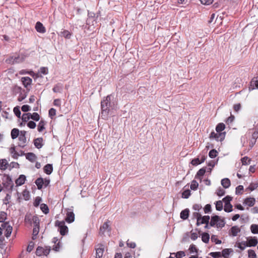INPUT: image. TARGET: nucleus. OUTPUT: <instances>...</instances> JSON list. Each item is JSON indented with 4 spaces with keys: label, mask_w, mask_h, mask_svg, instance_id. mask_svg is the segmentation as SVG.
<instances>
[{
    "label": "nucleus",
    "mask_w": 258,
    "mask_h": 258,
    "mask_svg": "<svg viewBox=\"0 0 258 258\" xmlns=\"http://www.w3.org/2000/svg\"><path fill=\"white\" fill-rule=\"evenodd\" d=\"M226 222L224 219H221L220 217L217 215H215L211 217V221L209 222L211 227H214L216 225L217 227L223 228L225 226Z\"/></svg>",
    "instance_id": "nucleus-1"
},
{
    "label": "nucleus",
    "mask_w": 258,
    "mask_h": 258,
    "mask_svg": "<svg viewBox=\"0 0 258 258\" xmlns=\"http://www.w3.org/2000/svg\"><path fill=\"white\" fill-rule=\"evenodd\" d=\"M55 226L58 227V230L61 235L63 236L68 233V228L65 225V222L63 221L56 220L55 222Z\"/></svg>",
    "instance_id": "nucleus-2"
},
{
    "label": "nucleus",
    "mask_w": 258,
    "mask_h": 258,
    "mask_svg": "<svg viewBox=\"0 0 258 258\" xmlns=\"http://www.w3.org/2000/svg\"><path fill=\"white\" fill-rule=\"evenodd\" d=\"M27 132L25 131H20V135L18 137V145L21 147H24L27 144V141L26 137Z\"/></svg>",
    "instance_id": "nucleus-3"
},
{
    "label": "nucleus",
    "mask_w": 258,
    "mask_h": 258,
    "mask_svg": "<svg viewBox=\"0 0 258 258\" xmlns=\"http://www.w3.org/2000/svg\"><path fill=\"white\" fill-rule=\"evenodd\" d=\"M226 133L223 132V133H215L214 132H212L210 134L209 138L211 139H215L216 141H223L225 137Z\"/></svg>",
    "instance_id": "nucleus-4"
},
{
    "label": "nucleus",
    "mask_w": 258,
    "mask_h": 258,
    "mask_svg": "<svg viewBox=\"0 0 258 258\" xmlns=\"http://www.w3.org/2000/svg\"><path fill=\"white\" fill-rule=\"evenodd\" d=\"M50 251V247H45V248H43L41 246H38L36 249L35 253L38 256H41L43 255L47 256L49 253Z\"/></svg>",
    "instance_id": "nucleus-5"
},
{
    "label": "nucleus",
    "mask_w": 258,
    "mask_h": 258,
    "mask_svg": "<svg viewBox=\"0 0 258 258\" xmlns=\"http://www.w3.org/2000/svg\"><path fill=\"white\" fill-rule=\"evenodd\" d=\"M3 185L4 187L10 191H12L14 186L13 182L11 179V178L8 176L5 180L3 182Z\"/></svg>",
    "instance_id": "nucleus-6"
},
{
    "label": "nucleus",
    "mask_w": 258,
    "mask_h": 258,
    "mask_svg": "<svg viewBox=\"0 0 258 258\" xmlns=\"http://www.w3.org/2000/svg\"><path fill=\"white\" fill-rule=\"evenodd\" d=\"M110 104V97L108 95L101 102V109L109 110Z\"/></svg>",
    "instance_id": "nucleus-7"
},
{
    "label": "nucleus",
    "mask_w": 258,
    "mask_h": 258,
    "mask_svg": "<svg viewBox=\"0 0 258 258\" xmlns=\"http://www.w3.org/2000/svg\"><path fill=\"white\" fill-rule=\"evenodd\" d=\"M110 221L107 220L105 222L103 223L102 226H101L99 229V234L100 235H104L105 232L108 230V231H110Z\"/></svg>",
    "instance_id": "nucleus-8"
},
{
    "label": "nucleus",
    "mask_w": 258,
    "mask_h": 258,
    "mask_svg": "<svg viewBox=\"0 0 258 258\" xmlns=\"http://www.w3.org/2000/svg\"><path fill=\"white\" fill-rule=\"evenodd\" d=\"M98 247L95 248L96 258H101L104 252V245L99 244L97 245Z\"/></svg>",
    "instance_id": "nucleus-9"
},
{
    "label": "nucleus",
    "mask_w": 258,
    "mask_h": 258,
    "mask_svg": "<svg viewBox=\"0 0 258 258\" xmlns=\"http://www.w3.org/2000/svg\"><path fill=\"white\" fill-rule=\"evenodd\" d=\"M247 247L255 246L257 245L258 241L255 237H249L247 238L246 241Z\"/></svg>",
    "instance_id": "nucleus-10"
},
{
    "label": "nucleus",
    "mask_w": 258,
    "mask_h": 258,
    "mask_svg": "<svg viewBox=\"0 0 258 258\" xmlns=\"http://www.w3.org/2000/svg\"><path fill=\"white\" fill-rule=\"evenodd\" d=\"M24 56H20V55L13 56L9 59L8 61L10 63L14 64L21 62L24 61Z\"/></svg>",
    "instance_id": "nucleus-11"
},
{
    "label": "nucleus",
    "mask_w": 258,
    "mask_h": 258,
    "mask_svg": "<svg viewBox=\"0 0 258 258\" xmlns=\"http://www.w3.org/2000/svg\"><path fill=\"white\" fill-rule=\"evenodd\" d=\"M16 164L18 167L19 165L18 162H11L10 165H9L8 162H0V169L2 170H5L9 166V169L11 170L12 168L15 167L14 165H11V164Z\"/></svg>",
    "instance_id": "nucleus-12"
},
{
    "label": "nucleus",
    "mask_w": 258,
    "mask_h": 258,
    "mask_svg": "<svg viewBox=\"0 0 258 258\" xmlns=\"http://www.w3.org/2000/svg\"><path fill=\"white\" fill-rule=\"evenodd\" d=\"M210 217L209 216H201V218H199V221H197L196 225L197 226H200L201 224H206L209 223Z\"/></svg>",
    "instance_id": "nucleus-13"
},
{
    "label": "nucleus",
    "mask_w": 258,
    "mask_h": 258,
    "mask_svg": "<svg viewBox=\"0 0 258 258\" xmlns=\"http://www.w3.org/2000/svg\"><path fill=\"white\" fill-rule=\"evenodd\" d=\"M36 30L41 33H44L46 32V29L45 27L40 22H37L35 25Z\"/></svg>",
    "instance_id": "nucleus-14"
},
{
    "label": "nucleus",
    "mask_w": 258,
    "mask_h": 258,
    "mask_svg": "<svg viewBox=\"0 0 258 258\" xmlns=\"http://www.w3.org/2000/svg\"><path fill=\"white\" fill-rule=\"evenodd\" d=\"M65 220L69 223L74 222L75 220V214L73 212L68 211L67 213Z\"/></svg>",
    "instance_id": "nucleus-15"
},
{
    "label": "nucleus",
    "mask_w": 258,
    "mask_h": 258,
    "mask_svg": "<svg viewBox=\"0 0 258 258\" xmlns=\"http://www.w3.org/2000/svg\"><path fill=\"white\" fill-rule=\"evenodd\" d=\"M23 85L25 88H27L28 86L31 85L32 80L29 77H22L21 79Z\"/></svg>",
    "instance_id": "nucleus-16"
},
{
    "label": "nucleus",
    "mask_w": 258,
    "mask_h": 258,
    "mask_svg": "<svg viewBox=\"0 0 258 258\" xmlns=\"http://www.w3.org/2000/svg\"><path fill=\"white\" fill-rule=\"evenodd\" d=\"M26 177L25 175H20L18 178H17L16 181L15 183L17 185V186H21L24 184L25 180H26Z\"/></svg>",
    "instance_id": "nucleus-17"
},
{
    "label": "nucleus",
    "mask_w": 258,
    "mask_h": 258,
    "mask_svg": "<svg viewBox=\"0 0 258 258\" xmlns=\"http://www.w3.org/2000/svg\"><path fill=\"white\" fill-rule=\"evenodd\" d=\"M255 202V200L254 198H246L243 204L248 206L249 207H252Z\"/></svg>",
    "instance_id": "nucleus-18"
},
{
    "label": "nucleus",
    "mask_w": 258,
    "mask_h": 258,
    "mask_svg": "<svg viewBox=\"0 0 258 258\" xmlns=\"http://www.w3.org/2000/svg\"><path fill=\"white\" fill-rule=\"evenodd\" d=\"M42 138H38L34 140V144L37 149L41 148L43 146Z\"/></svg>",
    "instance_id": "nucleus-19"
},
{
    "label": "nucleus",
    "mask_w": 258,
    "mask_h": 258,
    "mask_svg": "<svg viewBox=\"0 0 258 258\" xmlns=\"http://www.w3.org/2000/svg\"><path fill=\"white\" fill-rule=\"evenodd\" d=\"M20 135V131L19 129L16 128H14L12 130L11 132V136L12 139L14 140L17 138H18L19 135Z\"/></svg>",
    "instance_id": "nucleus-20"
},
{
    "label": "nucleus",
    "mask_w": 258,
    "mask_h": 258,
    "mask_svg": "<svg viewBox=\"0 0 258 258\" xmlns=\"http://www.w3.org/2000/svg\"><path fill=\"white\" fill-rule=\"evenodd\" d=\"M189 210L188 209H185L182 210L180 214V218L182 220H186L189 216Z\"/></svg>",
    "instance_id": "nucleus-21"
},
{
    "label": "nucleus",
    "mask_w": 258,
    "mask_h": 258,
    "mask_svg": "<svg viewBox=\"0 0 258 258\" xmlns=\"http://www.w3.org/2000/svg\"><path fill=\"white\" fill-rule=\"evenodd\" d=\"M44 172L47 175L50 174L53 171L52 165L47 164L44 167Z\"/></svg>",
    "instance_id": "nucleus-22"
},
{
    "label": "nucleus",
    "mask_w": 258,
    "mask_h": 258,
    "mask_svg": "<svg viewBox=\"0 0 258 258\" xmlns=\"http://www.w3.org/2000/svg\"><path fill=\"white\" fill-rule=\"evenodd\" d=\"M231 234L233 236H236L240 231V228L237 226H232L230 229Z\"/></svg>",
    "instance_id": "nucleus-23"
},
{
    "label": "nucleus",
    "mask_w": 258,
    "mask_h": 258,
    "mask_svg": "<svg viewBox=\"0 0 258 258\" xmlns=\"http://www.w3.org/2000/svg\"><path fill=\"white\" fill-rule=\"evenodd\" d=\"M35 183L37 186V188L41 189L44 183V179L42 177H39L35 180Z\"/></svg>",
    "instance_id": "nucleus-24"
},
{
    "label": "nucleus",
    "mask_w": 258,
    "mask_h": 258,
    "mask_svg": "<svg viewBox=\"0 0 258 258\" xmlns=\"http://www.w3.org/2000/svg\"><path fill=\"white\" fill-rule=\"evenodd\" d=\"M221 184L224 188H228L231 185L230 180L227 178H224L221 180Z\"/></svg>",
    "instance_id": "nucleus-25"
},
{
    "label": "nucleus",
    "mask_w": 258,
    "mask_h": 258,
    "mask_svg": "<svg viewBox=\"0 0 258 258\" xmlns=\"http://www.w3.org/2000/svg\"><path fill=\"white\" fill-rule=\"evenodd\" d=\"M206 171V167H203L200 169L196 175V178L201 179V177L203 176Z\"/></svg>",
    "instance_id": "nucleus-26"
},
{
    "label": "nucleus",
    "mask_w": 258,
    "mask_h": 258,
    "mask_svg": "<svg viewBox=\"0 0 258 258\" xmlns=\"http://www.w3.org/2000/svg\"><path fill=\"white\" fill-rule=\"evenodd\" d=\"M46 122L43 120H41L38 125L37 130L39 132H42L45 129Z\"/></svg>",
    "instance_id": "nucleus-27"
},
{
    "label": "nucleus",
    "mask_w": 258,
    "mask_h": 258,
    "mask_svg": "<svg viewBox=\"0 0 258 258\" xmlns=\"http://www.w3.org/2000/svg\"><path fill=\"white\" fill-rule=\"evenodd\" d=\"M225 128V125L223 123H218L216 127V131L217 133H222V132Z\"/></svg>",
    "instance_id": "nucleus-28"
},
{
    "label": "nucleus",
    "mask_w": 258,
    "mask_h": 258,
    "mask_svg": "<svg viewBox=\"0 0 258 258\" xmlns=\"http://www.w3.org/2000/svg\"><path fill=\"white\" fill-rule=\"evenodd\" d=\"M210 235L208 233L204 232L202 234V240L204 243H207L209 241Z\"/></svg>",
    "instance_id": "nucleus-29"
},
{
    "label": "nucleus",
    "mask_w": 258,
    "mask_h": 258,
    "mask_svg": "<svg viewBox=\"0 0 258 258\" xmlns=\"http://www.w3.org/2000/svg\"><path fill=\"white\" fill-rule=\"evenodd\" d=\"M26 158L30 161H34L36 159V156L33 153H28L26 154Z\"/></svg>",
    "instance_id": "nucleus-30"
},
{
    "label": "nucleus",
    "mask_w": 258,
    "mask_h": 258,
    "mask_svg": "<svg viewBox=\"0 0 258 258\" xmlns=\"http://www.w3.org/2000/svg\"><path fill=\"white\" fill-rule=\"evenodd\" d=\"M61 35L65 38L70 39L72 36L71 33L68 30H64L60 32Z\"/></svg>",
    "instance_id": "nucleus-31"
},
{
    "label": "nucleus",
    "mask_w": 258,
    "mask_h": 258,
    "mask_svg": "<svg viewBox=\"0 0 258 258\" xmlns=\"http://www.w3.org/2000/svg\"><path fill=\"white\" fill-rule=\"evenodd\" d=\"M110 110L101 109V117L104 119H107Z\"/></svg>",
    "instance_id": "nucleus-32"
},
{
    "label": "nucleus",
    "mask_w": 258,
    "mask_h": 258,
    "mask_svg": "<svg viewBox=\"0 0 258 258\" xmlns=\"http://www.w3.org/2000/svg\"><path fill=\"white\" fill-rule=\"evenodd\" d=\"M32 220V221L34 224V227H39L40 220L39 217L37 215L33 216Z\"/></svg>",
    "instance_id": "nucleus-33"
},
{
    "label": "nucleus",
    "mask_w": 258,
    "mask_h": 258,
    "mask_svg": "<svg viewBox=\"0 0 258 258\" xmlns=\"http://www.w3.org/2000/svg\"><path fill=\"white\" fill-rule=\"evenodd\" d=\"M231 251V249L229 248H225L222 251V256H223L225 258H227L229 255L230 252Z\"/></svg>",
    "instance_id": "nucleus-34"
},
{
    "label": "nucleus",
    "mask_w": 258,
    "mask_h": 258,
    "mask_svg": "<svg viewBox=\"0 0 258 258\" xmlns=\"http://www.w3.org/2000/svg\"><path fill=\"white\" fill-rule=\"evenodd\" d=\"M10 152L12 157L15 159H17L19 156V154L15 151V147L10 149Z\"/></svg>",
    "instance_id": "nucleus-35"
},
{
    "label": "nucleus",
    "mask_w": 258,
    "mask_h": 258,
    "mask_svg": "<svg viewBox=\"0 0 258 258\" xmlns=\"http://www.w3.org/2000/svg\"><path fill=\"white\" fill-rule=\"evenodd\" d=\"M12 230H13L12 226H8L7 227V228L6 229V233H5V236L7 238L11 236Z\"/></svg>",
    "instance_id": "nucleus-36"
},
{
    "label": "nucleus",
    "mask_w": 258,
    "mask_h": 258,
    "mask_svg": "<svg viewBox=\"0 0 258 258\" xmlns=\"http://www.w3.org/2000/svg\"><path fill=\"white\" fill-rule=\"evenodd\" d=\"M7 218V214L6 212L1 211L0 212V222H4Z\"/></svg>",
    "instance_id": "nucleus-37"
},
{
    "label": "nucleus",
    "mask_w": 258,
    "mask_h": 258,
    "mask_svg": "<svg viewBox=\"0 0 258 258\" xmlns=\"http://www.w3.org/2000/svg\"><path fill=\"white\" fill-rule=\"evenodd\" d=\"M40 209L44 214H47L49 213V208L48 206L45 204H42L40 205Z\"/></svg>",
    "instance_id": "nucleus-38"
},
{
    "label": "nucleus",
    "mask_w": 258,
    "mask_h": 258,
    "mask_svg": "<svg viewBox=\"0 0 258 258\" xmlns=\"http://www.w3.org/2000/svg\"><path fill=\"white\" fill-rule=\"evenodd\" d=\"M250 230L253 234H258V226L256 224H252L250 226Z\"/></svg>",
    "instance_id": "nucleus-39"
},
{
    "label": "nucleus",
    "mask_w": 258,
    "mask_h": 258,
    "mask_svg": "<svg viewBox=\"0 0 258 258\" xmlns=\"http://www.w3.org/2000/svg\"><path fill=\"white\" fill-rule=\"evenodd\" d=\"M190 195V190L189 189H186L182 193V198L184 199H187Z\"/></svg>",
    "instance_id": "nucleus-40"
},
{
    "label": "nucleus",
    "mask_w": 258,
    "mask_h": 258,
    "mask_svg": "<svg viewBox=\"0 0 258 258\" xmlns=\"http://www.w3.org/2000/svg\"><path fill=\"white\" fill-rule=\"evenodd\" d=\"M216 209L217 211H221L223 209V203L221 201H217L216 203Z\"/></svg>",
    "instance_id": "nucleus-41"
},
{
    "label": "nucleus",
    "mask_w": 258,
    "mask_h": 258,
    "mask_svg": "<svg viewBox=\"0 0 258 258\" xmlns=\"http://www.w3.org/2000/svg\"><path fill=\"white\" fill-rule=\"evenodd\" d=\"M31 113H24L23 114L22 117V119L24 122H27L28 121L30 117Z\"/></svg>",
    "instance_id": "nucleus-42"
},
{
    "label": "nucleus",
    "mask_w": 258,
    "mask_h": 258,
    "mask_svg": "<svg viewBox=\"0 0 258 258\" xmlns=\"http://www.w3.org/2000/svg\"><path fill=\"white\" fill-rule=\"evenodd\" d=\"M198 186H199V184H198V182L195 180H193L192 181L191 184L190 185V188L192 190H195L197 189Z\"/></svg>",
    "instance_id": "nucleus-43"
},
{
    "label": "nucleus",
    "mask_w": 258,
    "mask_h": 258,
    "mask_svg": "<svg viewBox=\"0 0 258 258\" xmlns=\"http://www.w3.org/2000/svg\"><path fill=\"white\" fill-rule=\"evenodd\" d=\"M171 254H175V256L176 258H181L182 257L185 256V253L183 251H179L176 253H171Z\"/></svg>",
    "instance_id": "nucleus-44"
},
{
    "label": "nucleus",
    "mask_w": 258,
    "mask_h": 258,
    "mask_svg": "<svg viewBox=\"0 0 258 258\" xmlns=\"http://www.w3.org/2000/svg\"><path fill=\"white\" fill-rule=\"evenodd\" d=\"M30 117L35 121H38L40 119L39 115L36 112H34L32 114L31 113Z\"/></svg>",
    "instance_id": "nucleus-45"
},
{
    "label": "nucleus",
    "mask_w": 258,
    "mask_h": 258,
    "mask_svg": "<svg viewBox=\"0 0 258 258\" xmlns=\"http://www.w3.org/2000/svg\"><path fill=\"white\" fill-rule=\"evenodd\" d=\"M217 155L218 152L215 149L211 150L209 153V156L211 158H214L216 157L217 156Z\"/></svg>",
    "instance_id": "nucleus-46"
},
{
    "label": "nucleus",
    "mask_w": 258,
    "mask_h": 258,
    "mask_svg": "<svg viewBox=\"0 0 258 258\" xmlns=\"http://www.w3.org/2000/svg\"><path fill=\"white\" fill-rule=\"evenodd\" d=\"M224 210L226 212H231L232 211V205L231 204H226V205L224 206Z\"/></svg>",
    "instance_id": "nucleus-47"
},
{
    "label": "nucleus",
    "mask_w": 258,
    "mask_h": 258,
    "mask_svg": "<svg viewBox=\"0 0 258 258\" xmlns=\"http://www.w3.org/2000/svg\"><path fill=\"white\" fill-rule=\"evenodd\" d=\"M246 242L245 241H242L241 242H239L237 243L238 244V247L241 250H243L245 247L247 246V245L246 244Z\"/></svg>",
    "instance_id": "nucleus-48"
},
{
    "label": "nucleus",
    "mask_w": 258,
    "mask_h": 258,
    "mask_svg": "<svg viewBox=\"0 0 258 258\" xmlns=\"http://www.w3.org/2000/svg\"><path fill=\"white\" fill-rule=\"evenodd\" d=\"M211 241L215 242L216 244H221L222 241L221 240L218 239L217 238V236L215 235H212L211 236Z\"/></svg>",
    "instance_id": "nucleus-49"
},
{
    "label": "nucleus",
    "mask_w": 258,
    "mask_h": 258,
    "mask_svg": "<svg viewBox=\"0 0 258 258\" xmlns=\"http://www.w3.org/2000/svg\"><path fill=\"white\" fill-rule=\"evenodd\" d=\"M243 190V186L242 185H239L236 187V195H241L242 194V191Z\"/></svg>",
    "instance_id": "nucleus-50"
},
{
    "label": "nucleus",
    "mask_w": 258,
    "mask_h": 258,
    "mask_svg": "<svg viewBox=\"0 0 258 258\" xmlns=\"http://www.w3.org/2000/svg\"><path fill=\"white\" fill-rule=\"evenodd\" d=\"M209 254L213 258H218L222 256L220 252H211Z\"/></svg>",
    "instance_id": "nucleus-51"
},
{
    "label": "nucleus",
    "mask_w": 258,
    "mask_h": 258,
    "mask_svg": "<svg viewBox=\"0 0 258 258\" xmlns=\"http://www.w3.org/2000/svg\"><path fill=\"white\" fill-rule=\"evenodd\" d=\"M248 255L249 258H256L255 251L252 249H249L248 250Z\"/></svg>",
    "instance_id": "nucleus-52"
},
{
    "label": "nucleus",
    "mask_w": 258,
    "mask_h": 258,
    "mask_svg": "<svg viewBox=\"0 0 258 258\" xmlns=\"http://www.w3.org/2000/svg\"><path fill=\"white\" fill-rule=\"evenodd\" d=\"M216 194L218 196H223L225 195V191L224 189L220 187L217 189Z\"/></svg>",
    "instance_id": "nucleus-53"
},
{
    "label": "nucleus",
    "mask_w": 258,
    "mask_h": 258,
    "mask_svg": "<svg viewBox=\"0 0 258 258\" xmlns=\"http://www.w3.org/2000/svg\"><path fill=\"white\" fill-rule=\"evenodd\" d=\"M232 198L229 196H227L225 198L223 199V201L225 203V205H226V204H230V201H232Z\"/></svg>",
    "instance_id": "nucleus-54"
},
{
    "label": "nucleus",
    "mask_w": 258,
    "mask_h": 258,
    "mask_svg": "<svg viewBox=\"0 0 258 258\" xmlns=\"http://www.w3.org/2000/svg\"><path fill=\"white\" fill-rule=\"evenodd\" d=\"M216 163H217V162H209L208 166L209 167L208 168H206V171L211 172L212 168L215 166Z\"/></svg>",
    "instance_id": "nucleus-55"
},
{
    "label": "nucleus",
    "mask_w": 258,
    "mask_h": 258,
    "mask_svg": "<svg viewBox=\"0 0 258 258\" xmlns=\"http://www.w3.org/2000/svg\"><path fill=\"white\" fill-rule=\"evenodd\" d=\"M258 187V183H251L249 186L246 188V190L249 189L252 191Z\"/></svg>",
    "instance_id": "nucleus-56"
},
{
    "label": "nucleus",
    "mask_w": 258,
    "mask_h": 258,
    "mask_svg": "<svg viewBox=\"0 0 258 258\" xmlns=\"http://www.w3.org/2000/svg\"><path fill=\"white\" fill-rule=\"evenodd\" d=\"M39 231V227H34V228L33 229V239H35V238L34 237L38 235Z\"/></svg>",
    "instance_id": "nucleus-57"
},
{
    "label": "nucleus",
    "mask_w": 258,
    "mask_h": 258,
    "mask_svg": "<svg viewBox=\"0 0 258 258\" xmlns=\"http://www.w3.org/2000/svg\"><path fill=\"white\" fill-rule=\"evenodd\" d=\"M204 212L206 214L209 213L211 212V206L210 204H207L204 208Z\"/></svg>",
    "instance_id": "nucleus-58"
},
{
    "label": "nucleus",
    "mask_w": 258,
    "mask_h": 258,
    "mask_svg": "<svg viewBox=\"0 0 258 258\" xmlns=\"http://www.w3.org/2000/svg\"><path fill=\"white\" fill-rule=\"evenodd\" d=\"M48 114L49 117L52 118V117L56 115V110L53 108H50L49 110Z\"/></svg>",
    "instance_id": "nucleus-59"
},
{
    "label": "nucleus",
    "mask_w": 258,
    "mask_h": 258,
    "mask_svg": "<svg viewBox=\"0 0 258 258\" xmlns=\"http://www.w3.org/2000/svg\"><path fill=\"white\" fill-rule=\"evenodd\" d=\"M41 201V198L39 197H37L35 199V201H34V206L35 207H38L40 202Z\"/></svg>",
    "instance_id": "nucleus-60"
},
{
    "label": "nucleus",
    "mask_w": 258,
    "mask_h": 258,
    "mask_svg": "<svg viewBox=\"0 0 258 258\" xmlns=\"http://www.w3.org/2000/svg\"><path fill=\"white\" fill-rule=\"evenodd\" d=\"M234 118V116L231 114L230 116L227 118L226 123L228 124L232 123L233 121Z\"/></svg>",
    "instance_id": "nucleus-61"
},
{
    "label": "nucleus",
    "mask_w": 258,
    "mask_h": 258,
    "mask_svg": "<svg viewBox=\"0 0 258 258\" xmlns=\"http://www.w3.org/2000/svg\"><path fill=\"white\" fill-rule=\"evenodd\" d=\"M202 208V206L201 204H196L192 206V209L195 211H200Z\"/></svg>",
    "instance_id": "nucleus-62"
},
{
    "label": "nucleus",
    "mask_w": 258,
    "mask_h": 258,
    "mask_svg": "<svg viewBox=\"0 0 258 258\" xmlns=\"http://www.w3.org/2000/svg\"><path fill=\"white\" fill-rule=\"evenodd\" d=\"M13 111L17 117H19L20 116L21 111L18 107H14Z\"/></svg>",
    "instance_id": "nucleus-63"
},
{
    "label": "nucleus",
    "mask_w": 258,
    "mask_h": 258,
    "mask_svg": "<svg viewBox=\"0 0 258 258\" xmlns=\"http://www.w3.org/2000/svg\"><path fill=\"white\" fill-rule=\"evenodd\" d=\"M34 248V243L31 241L29 243L27 248V251L29 252H31Z\"/></svg>",
    "instance_id": "nucleus-64"
}]
</instances>
